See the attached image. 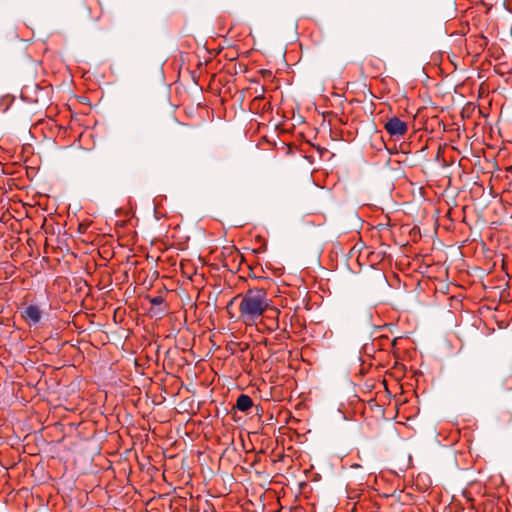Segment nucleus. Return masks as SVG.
I'll return each mask as SVG.
<instances>
[{
  "label": "nucleus",
  "instance_id": "nucleus-5",
  "mask_svg": "<svg viewBox=\"0 0 512 512\" xmlns=\"http://www.w3.org/2000/svg\"><path fill=\"white\" fill-rule=\"evenodd\" d=\"M149 302L151 303L152 307L150 309V312L155 316H161L165 314V310L162 308H156L158 306H161L164 302V299L162 296H155L150 297Z\"/></svg>",
  "mask_w": 512,
  "mask_h": 512
},
{
  "label": "nucleus",
  "instance_id": "nucleus-3",
  "mask_svg": "<svg viewBox=\"0 0 512 512\" xmlns=\"http://www.w3.org/2000/svg\"><path fill=\"white\" fill-rule=\"evenodd\" d=\"M384 128L391 136H403L407 133L408 125L398 117L389 118Z\"/></svg>",
  "mask_w": 512,
  "mask_h": 512
},
{
  "label": "nucleus",
  "instance_id": "nucleus-6",
  "mask_svg": "<svg viewBox=\"0 0 512 512\" xmlns=\"http://www.w3.org/2000/svg\"><path fill=\"white\" fill-rule=\"evenodd\" d=\"M352 467H354V468H359V467H360V465H359V464H354V465H352Z\"/></svg>",
  "mask_w": 512,
  "mask_h": 512
},
{
  "label": "nucleus",
  "instance_id": "nucleus-1",
  "mask_svg": "<svg viewBox=\"0 0 512 512\" xmlns=\"http://www.w3.org/2000/svg\"><path fill=\"white\" fill-rule=\"evenodd\" d=\"M240 299L239 319L248 326L255 325L260 317L272 306L264 288H250L246 292L234 297L230 304Z\"/></svg>",
  "mask_w": 512,
  "mask_h": 512
},
{
  "label": "nucleus",
  "instance_id": "nucleus-4",
  "mask_svg": "<svg viewBox=\"0 0 512 512\" xmlns=\"http://www.w3.org/2000/svg\"><path fill=\"white\" fill-rule=\"evenodd\" d=\"M235 406L239 411L246 412L253 406V401L250 396L241 394L237 398Z\"/></svg>",
  "mask_w": 512,
  "mask_h": 512
},
{
  "label": "nucleus",
  "instance_id": "nucleus-2",
  "mask_svg": "<svg viewBox=\"0 0 512 512\" xmlns=\"http://www.w3.org/2000/svg\"><path fill=\"white\" fill-rule=\"evenodd\" d=\"M44 315V311L37 304H30L22 309L21 316L24 321L31 327L37 326L42 317Z\"/></svg>",
  "mask_w": 512,
  "mask_h": 512
}]
</instances>
